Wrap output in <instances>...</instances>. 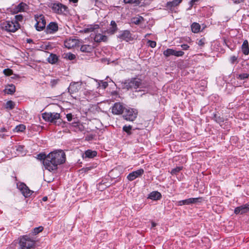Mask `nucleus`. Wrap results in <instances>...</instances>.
<instances>
[{"label":"nucleus","instance_id":"obj_1","mask_svg":"<svg viewBox=\"0 0 249 249\" xmlns=\"http://www.w3.org/2000/svg\"><path fill=\"white\" fill-rule=\"evenodd\" d=\"M66 160V155L63 150L51 152L43 161L45 168L50 171L56 170L58 165L63 164Z\"/></svg>","mask_w":249,"mask_h":249},{"label":"nucleus","instance_id":"obj_2","mask_svg":"<svg viewBox=\"0 0 249 249\" xmlns=\"http://www.w3.org/2000/svg\"><path fill=\"white\" fill-rule=\"evenodd\" d=\"M122 88L127 90L136 91L137 89H143L147 87L144 81L138 77H134L128 79L122 83Z\"/></svg>","mask_w":249,"mask_h":249},{"label":"nucleus","instance_id":"obj_3","mask_svg":"<svg viewBox=\"0 0 249 249\" xmlns=\"http://www.w3.org/2000/svg\"><path fill=\"white\" fill-rule=\"evenodd\" d=\"M42 116L43 119L46 121L53 123L56 125H59L61 124H65V123H63L60 119V115L59 113L56 112H45L42 113Z\"/></svg>","mask_w":249,"mask_h":249},{"label":"nucleus","instance_id":"obj_4","mask_svg":"<svg viewBox=\"0 0 249 249\" xmlns=\"http://www.w3.org/2000/svg\"><path fill=\"white\" fill-rule=\"evenodd\" d=\"M19 244L21 249H33L35 246V241L27 235L20 238Z\"/></svg>","mask_w":249,"mask_h":249},{"label":"nucleus","instance_id":"obj_5","mask_svg":"<svg viewBox=\"0 0 249 249\" xmlns=\"http://www.w3.org/2000/svg\"><path fill=\"white\" fill-rule=\"evenodd\" d=\"M49 7L52 9L53 13L59 15H66L69 12L68 7L59 2L52 3Z\"/></svg>","mask_w":249,"mask_h":249},{"label":"nucleus","instance_id":"obj_6","mask_svg":"<svg viewBox=\"0 0 249 249\" xmlns=\"http://www.w3.org/2000/svg\"><path fill=\"white\" fill-rule=\"evenodd\" d=\"M19 28V24L14 21H6L1 24V28L7 32H15Z\"/></svg>","mask_w":249,"mask_h":249},{"label":"nucleus","instance_id":"obj_7","mask_svg":"<svg viewBox=\"0 0 249 249\" xmlns=\"http://www.w3.org/2000/svg\"><path fill=\"white\" fill-rule=\"evenodd\" d=\"M138 111L131 108H126L124 111L123 117L126 121L133 122L137 117Z\"/></svg>","mask_w":249,"mask_h":249},{"label":"nucleus","instance_id":"obj_8","mask_svg":"<svg viewBox=\"0 0 249 249\" xmlns=\"http://www.w3.org/2000/svg\"><path fill=\"white\" fill-rule=\"evenodd\" d=\"M35 19L36 21V27L37 31H42L46 26V20L43 15H35Z\"/></svg>","mask_w":249,"mask_h":249},{"label":"nucleus","instance_id":"obj_9","mask_svg":"<svg viewBox=\"0 0 249 249\" xmlns=\"http://www.w3.org/2000/svg\"><path fill=\"white\" fill-rule=\"evenodd\" d=\"M125 108L123 104L120 103H116L112 108V112L114 114L119 115L124 113Z\"/></svg>","mask_w":249,"mask_h":249},{"label":"nucleus","instance_id":"obj_10","mask_svg":"<svg viewBox=\"0 0 249 249\" xmlns=\"http://www.w3.org/2000/svg\"><path fill=\"white\" fill-rule=\"evenodd\" d=\"M163 53L166 57H169L170 55H174L179 57L183 56L184 53L181 51H177L172 49H167L163 52Z\"/></svg>","mask_w":249,"mask_h":249},{"label":"nucleus","instance_id":"obj_11","mask_svg":"<svg viewBox=\"0 0 249 249\" xmlns=\"http://www.w3.org/2000/svg\"><path fill=\"white\" fill-rule=\"evenodd\" d=\"M202 199L201 197L198 198H190L183 200L179 201L177 202L178 205L182 206L185 205H189L191 204L196 203L200 202Z\"/></svg>","mask_w":249,"mask_h":249},{"label":"nucleus","instance_id":"obj_12","mask_svg":"<svg viewBox=\"0 0 249 249\" xmlns=\"http://www.w3.org/2000/svg\"><path fill=\"white\" fill-rule=\"evenodd\" d=\"M144 173V170L142 169H140L133 171L127 176V178L130 181H132L137 178L141 177Z\"/></svg>","mask_w":249,"mask_h":249},{"label":"nucleus","instance_id":"obj_13","mask_svg":"<svg viewBox=\"0 0 249 249\" xmlns=\"http://www.w3.org/2000/svg\"><path fill=\"white\" fill-rule=\"evenodd\" d=\"M81 88V84L78 82L71 84L69 87V91L71 94L77 93Z\"/></svg>","mask_w":249,"mask_h":249},{"label":"nucleus","instance_id":"obj_14","mask_svg":"<svg viewBox=\"0 0 249 249\" xmlns=\"http://www.w3.org/2000/svg\"><path fill=\"white\" fill-rule=\"evenodd\" d=\"M58 27L56 22H51L47 26L46 32L47 34H54L58 31Z\"/></svg>","mask_w":249,"mask_h":249},{"label":"nucleus","instance_id":"obj_15","mask_svg":"<svg viewBox=\"0 0 249 249\" xmlns=\"http://www.w3.org/2000/svg\"><path fill=\"white\" fill-rule=\"evenodd\" d=\"M79 41L74 38L67 39L64 42L65 46L68 49H71L76 46Z\"/></svg>","mask_w":249,"mask_h":249},{"label":"nucleus","instance_id":"obj_16","mask_svg":"<svg viewBox=\"0 0 249 249\" xmlns=\"http://www.w3.org/2000/svg\"><path fill=\"white\" fill-rule=\"evenodd\" d=\"M18 188L21 191L23 195L26 197L30 196L32 194V192L24 183H21L19 185Z\"/></svg>","mask_w":249,"mask_h":249},{"label":"nucleus","instance_id":"obj_17","mask_svg":"<svg viewBox=\"0 0 249 249\" xmlns=\"http://www.w3.org/2000/svg\"><path fill=\"white\" fill-rule=\"evenodd\" d=\"M119 37L124 40L127 42L132 40L133 37L132 36L130 32L128 30H125L123 31L119 36Z\"/></svg>","mask_w":249,"mask_h":249},{"label":"nucleus","instance_id":"obj_18","mask_svg":"<svg viewBox=\"0 0 249 249\" xmlns=\"http://www.w3.org/2000/svg\"><path fill=\"white\" fill-rule=\"evenodd\" d=\"M249 211V205L245 204L236 207L234 210V213L236 214H243L247 213Z\"/></svg>","mask_w":249,"mask_h":249},{"label":"nucleus","instance_id":"obj_19","mask_svg":"<svg viewBox=\"0 0 249 249\" xmlns=\"http://www.w3.org/2000/svg\"><path fill=\"white\" fill-rule=\"evenodd\" d=\"M27 5L24 3L21 2L14 9V12L16 13L21 12L24 11L25 9L27 8Z\"/></svg>","mask_w":249,"mask_h":249},{"label":"nucleus","instance_id":"obj_20","mask_svg":"<svg viewBox=\"0 0 249 249\" xmlns=\"http://www.w3.org/2000/svg\"><path fill=\"white\" fill-rule=\"evenodd\" d=\"M148 198L154 200H159L161 198V195L158 191H153L149 194Z\"/></svg>","mask_w":249,"mask_h":249},{"label":"nucleus","instance_id":"obj_21","mask_svg":"<svg viewBox=\"0 0 249 249\" xmlns=\"http://www.w3.org/2000/svg\"><path fill=\"white\" fill-rule=\"evenodd\" d=\"M241 49L242 52L245 55H248L249 54V45L247 40L244 41L242 45Z\"/></svg>","mask_w":249,"mask_h":249},{"label":"nucleus","instance_id":"obj_22","mask_svg":"<svg viewBox=\"0 0 249 249\" xmlns=\"http://www.w3.org/2000/svg\"><path fill=\"white\" fill-rule=\"evenodd\" d=\"M94 39L96 42H105L107 41V37L101 34H97L95 36Z\"/></svg>","mask_w":249,"mask_h":249},{"label":"nucleus","instance_id":"obj_23","mask_svg":"<svg viewBox=\"0 0 249 249\" xmlns=\"http://www.w3.org/2000/svg\"><path fill=\"white\" fill-rule=\"evenodd\" d=\"M72 127H74L75 131L82 132L85 130L84 125L79 123H73L71 124Z\"/></svg>","mask_w":249,"mask_h":249},{"label":"nucleus","instance_id":"obj_24","mask_svg":"<svg viewBox=\"0 0 249 249\" xmlns=\"http://www.w3.org/2000/svg\"><path fill=\"white\" fill-rule=\"evenodd\" d=\"M182 0H174L172 1L168 2L167 3V7L168 8H172L178 5Z\"/></svg>","mask_w":249,"mask_h":249},{"label":"nucleus","instance_id":"obj_25","mask_svg":"<svg viewBox=\"0 0 249 249\" xmlns=\"http://www.w3.org/2000/svg\"><path fill=\"white\" fill-rule=\"evenodd\" d=\"M5 92L8 94H13L16 91V88L14 85H8L4 89Z\"/></svg>","mask_w":249,"mask_h":249},{"label":"nucleus","instance_id":"obj_26","mask_svg":"<svg viewBox=\"0 0 249 249\" xmlns=\"http://www.w3.org/2000/svg\"><path fill=\"white\" fill-rule=\"evenodd\" d=\"M99 28V26L98 24L90 25L84 29V31L85 33L91 32Z\"/></svg>","mask_w":249,"mask_h":249},{"label":"nucleus","instance_id":"obj_27","mask_svg":"<svg viewBox=\"0 0 249 249\" xmlns=\"http://www.w3.org/2000/svg\"><path fill=\"white\" fill-rule=\"evenodd\" d=\"M97 155V152L95 151H92L91 150H88L85 153L86 158H92L95 157Z\"/></svg>","mask_w":249,"mask_h":249},{"label":"nucleus","instance_id":"obj_28","mask_svg":"<svg viewBox=\"0 0 249 249\" xmlns=\"http://www.w3.org/2000/svg\"><path fill=\"white\" fill-rule=\"evenodd\" d=\"M58 60V57L56 54L51 53L48 58V61L51 64H55Z\"/></svg>","mask_w":249,"mask_h":249},{"label":"nucleus","instance_id":"obj_29","mask_svg":"<svg viewBox=\"0 0 249 249\" xmlns=\"http://www.w3.org/2000/svg\"><path fill=\"white\" fill-rule=\"evenodd\" d=\"M192 31L195 33H197L200 31V25L196 22H194L191 26Z\"/></svg>","mask_w":249,"mask_h":249},{"label":"nucleus","instance_id":"obj_30","mask_svg":"<svg viewBox=\"0 0 249 249\" xmlns=\"http://www.w3.org/2000/svg\"><path fill=\"white\" fill-rule=\"evenodd\" d=\"M111 27L109 29V33L111 34H114L117 30V24L115 21L112 20L110 23Z\"/></svg>","mask_w":249,"mask_h":249},{"label":"nucleus","instance_id":"obj_31","mask_svg":"<svg viewBox=\"0 0 249 249\" xmlns=\"http://www.w3.org/2000/svg\"><path fill=\"white\" fill-rule=\"evenodd\" d=\"M92 49V46L89 45H83L80 48V50L83 52H90Z\"/></svg>","mask_w":249,"mask_h":249},{"label":"nucleus","instance_id":"obj_32","mask_svg":"<svg viewBox=\"0 0 249 249\" xmlns=\"http://www.w3.org/2000/svg\"><path fill=\"white\" fill-rule=\"evenodd\" d=\"M123 1L125 4H134L138 5L141 3L140 0H123Z\"/></svg>","mask_w":249,"mask_h":249},{"label":"nucleus","instance_id":"obj_33","mask_svg":"<svg viewBox=\"0 0 249 249\" xmlns=\"http://www.w3.org/2000/svg\"><path fill=\"white\" fill-rule=\"evenodd\" d=\"M213 119L217 123H218V124H221L222 123H223L224 122V119L223 118L221 117L220 116H217V114H214L213 115Z\"/></svg>","mask_w":249,"mask_h":249},{"label":"nucleus","instance_id":"obj_34","mask_svg":"<svg viewBox=\"0 0 249 249\" xmlns=\"http://www.w3.org/2000/svg\"><path fill=\"white\" fill-rule=\"evenodd\" d=\"M25 128L26 127L24 124H19L15 127L14 131L17 132H23Z\"/></svg>","mask_w":249,"mask_h":249},{"label":"nucleus","instance_id":"obj_35","mask_svg":"<svg viewBox=\"0 0 249 249\" xmlns=\"http://www.w3.org/2000/svg\"><path fill=\"white\" fill-rule=\"evenodd\" d=\"M15 104L12 101L7 102L5 107L6 108L12 109L15 107Z\"/></svg>","mask_w":249,"mask_h":249},{"label":"nucleus","instance_id":"obj_36","mask_svg":"<svg viewBox=\"0 0 249 249\" xmlns=\"http://www.w3.org/2000/svg\"><path fill=\"white\" fill-rule=\"evenodd\" d=\"M43 230V227L40 226L34 229L33 233L34 235H36Z\"/></svg>","mask_w":249,"mask_h":249},{"label":"nucleus","instance_id":"obj_37","mask_svg":"<svg viewBox=\"0 0 249 249\" xmlns=\"http://www.w3.org/2000/svg\"><path fill=\"white\" fill-rule=\"evenodd\" d=\"M182 168L183 167L182 166L177 167L172 170L171 173L172 175H177V173L179 172L182 169Z\"/></svg>","mask_w":249,"mask_h":249},{"label":"nucleus","instance_id":"obj_38","mask_svg":"<svg viewBox=\"0 0 249 249\" xmlns=\"http://www.w3.org/2000/svg\"><path fill=\"white\" fill-rule=\"evenodd\" d=\"M230 61L232 64H234V63H238V56L235 55L231 56L230 58Z\"/></svg>","mask_w":249,"mask_h":249},{"label":"nucleus","instance_id":"obj_39","mask_svg":"<svg viewBox=\"0 0 249 249\" xmlns=\"http://www.w3.org/2000/svg\"><path fill=\"white\" fill-rule=\"evenodd\" d=\"M123 130L126 132L128 134H131V130L132 129V126L131 125L126 126L125 125L123 127Z\"/></svg>","mask_w":249,"mask_h":249},{"label":"nucleus","instance_id":"obj_40","mask_svg":"<svg viewBox=\"0 0 249 249\" xmlns=\"http://www.w3.org/2000/svg\"><path fill=\"white\" fill-rule=\"evenodd\" d=\"M47 156L43 153H40L37 155V159L39 160H43V161L46 159Z\"/></svg>","mask_w":249,"mask_h":249},{"label":"nucleus","instance_id":"obj_41","mask_svg":"<svg viewBox=\"0 0 249 249\" xmlns=\"http://www.w3.org/2000/svg\"><path fill=\"white\" fill-rule=\"evenodd\" d=\"M3 73L5 75L10 76L12 74L13 71L10 69H6L4 70Z\"/></svg>","mask_w":249,"mask_h":249},{"label":"nucleus","instance_id":"obj_42","mask_svg":"<svg viewBox=\"0 0 249 249\" xmlns=\"http://www.w3.org/2000/svg\"><path fill=\"white\" fill-rule=\"evenodd\" d=\"M249 74L246 73H242L239 75L238 78L243 80L249 77Z\"/></svg>","mask_w":249,"mask_h":249},{"label":"nucleus","instance_id":"obj_43","mask_svg":"<svg viewBox=\"0 0 249 249\" xmlns=\"http://www.w3.org/2000/svg\"><path fill=\"white\" fill-rule=\"evenodd\" d=\"M147 44H148V46L151 47L152 48H155L156 46V42L154 41H152L150 40H148L147 41Z\"/></svg>","mask_w":249,"mask_h":249},{"label":"nucleus","instance_id":"obj_44","mask_svg":"<svg viewBox=\"0 0 249 249\" xmlns=\"http://www.w3.org/2000/svg\"><path fill=\"white\" fill-rule=\"evenodd\" d=\"M23 19V16L21 15H16L15 16V20L14 21V22H17L21 21Z\"/></svg>","mask_w":249,"mask_h":249},{"label":"nucleus","instance_id":"obj_45","mask_svg":"<svg viewBox=\"0 0 249 249\" xmlns=\"http://www.w3.org/2000/svg\"><path fill=\"white\" fill-rule=\"evenodd\" d=\"M66 57L68 59L72 60L75 58V55L72 53H69L66 54Z\"/></svg>","mask_w":249,"mask_h":249},{"label":"nucleus","instance_id":"obj_46","mask_svg":"<svg viewBox=\"0 0 249 249\" xmlns=\"http://www.w3.org/2000/svg\"><path fill=\"white\" fill-rule=\"evenodd\" d=\"M142 20H143V18L142 17H140V18H137L136 19H134V22L136 24H139L140 23Z\"/></svg>","mask_w":249,"mask_h":249},{"label":"nucleus","instance_id":"obj_47","mask_svg":"<svg viewBox=\"0 0 249 249\" xmlns=\"http://www.w3.org/2000/svg\"><path fill=\"white\" fill-rule=\"evenodd\" d=\"M108 86V83L107 82L102 81V87L104 89H106Z\"/></svg>","mask_w":249,"mask_h":249},{"label":"nucleus","instance_id":"obj_48","mask_svg":"<svg viewBox=\"0 0 249 249\" xmlns=\"http://www.w3.org/2000/svg\"><path fill=\"white\" fill-rule=\"evenodd\" d=\"M181 47L184 50H187L189 48V46L187 44H182Z\"/></svg>","mask_w":249,"mask_h":249},{"label":"nucleus","instance_id":"obj_49","mask_svg":"<svg viewBox=\"0 0 249 249\" xmlns=\"http://www.w3.org/2000/svg\"><path fill=\"white\" fill-rule=\"evenodd\" d=\"M66 117L68 121H71L72 120V115L71 114H68L66 115Z\"/></svg>","mask_w":249,"mask_h":249},{"label":"nucleus","instance_id":"obj_50","mask_svg":"<svg viewBox=\"0 0 249 249\" xmlns=\"http://www.w3.org/2000/svg\"><path fill=\"white\" fill-rule=\"evenodd\" d=\"M198 44L199 46H203L204 44V39H201L199 40L198 42Z\"/></svg>","mask_w":249,"mask_h":249},{"label":"nucleus","instance_id":"obj_51","mask_svg":"<svg viewBox=\"0 0 249 249\" xmlns=\"http://www.w3.org/2000/svg\"><path fill=\"white\" fill-rule=\"evenodd\" d=\"M24 148V146L22 145H18L17 147V150L19 151H22Z\"/></svg>","mask_w":249,"mask_h":249},{"label":"nucleus","instance_id":"obj_52","mask_svg":"<svg viewBox=\"0 0 249 249\" xmlns=\"http://www.w3.org/2000/svg\"><path fill=\"white\" fill-rule=\"evenodd\" d=\"M233 2L235 4H238L243 2L244 0H232Z\"/></svg>","mask_w":249,"mask_h":249},{"label":"nucleus","instance_id":"obj_53","mask_svg":"<svg viewBox=\"0 0 249 249\" xmlns=\"http://www.w3.org/2000/svg\"><path fill=\"white\" fill-rule=\"evenodd\" d=\"M199 0H191L190 1V4L192 6L194 5L196 2L198 1Z\"/></svg>","mask_w":249,"mask_h":249},{"label":"nucleus","instance_id":"obj_54","mask_svg":"<svg viewBox=\"0 0 249 249\" xmlns=\"http://www.w3.org/2000/svg\"><path fill=\"white\" fill-rule=\"evenodd\" d=\"M5 131H7V130L5 127H1L0 128V132H5Z\"/></svg>","mask_w":249,"mask_h":249},{"label":"nucleus","instance_id":"obj_55","mask_svg":"<svg viewBox=\"0 0 249 249\" xmlns=\"http://www.w3.org/2000/svg\"><path fill=\"white\" fill-rule=\"evenodd\" d=\"M70 1L72 2L73 3H76L78 2V0H69Z\"/></svg>","mask_w":249,"mask_h":249},{"label":"nucleus","instance_id":"obj_56","mask_svg":"<svg viewBox=\"0 0 249 249\" xmlns=\"http://www.w3.org/2000/svg\"><path fill=\"white\" fill-rule=\"evenodd\" d=\"M152 227H154L156 226V224L154 222H152Z\"/></svg>","mask_w":249,"mask_h":249},{"label":"nucleus","instance_id":"obj_57","mask_svg":"<svg viewBox=\"0 0 249 249\" xmlns=\"http://www.w3.org/2000/svg\"><path fill=\"white\" fill-rule=\"evenodd\" d=\"M27 42H28V43H30V42H32V39H28L27 40Z\"/></svg>","mask_w":249,"mask_h":249},{"label":"nucleus","instance_id":"obj_58","mask_svg":"<svg viewBox=\"0 0 249 249\" xmlns=\"http://www.w3.org/2000/svg\"><path fill=\"white\" fill-rule=\"evenodd\" d=\"M47 197H44L43 198V201H46L47 200Z\"/></svg>","mask_w":249,"mask_h":249},{"label":"nucleus","instance_id":"obj_59","mask_svg":"<svg viewBox=\"0 0 249 249\" xmlns=\"http://www.w3.org/2000/svg\"><path fill=\"white\" fill-rule=\"evenodd\" d=\"M149 35V34H147L145 35V37H146L148 36Z\"/></svg>","mask_w":249,"mask_h":249}]
</instances>
